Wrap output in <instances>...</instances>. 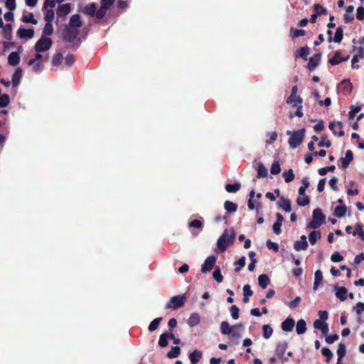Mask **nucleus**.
I'll list each match as a JSON object with an SVG mask.
<instances>
[{"instance_id": "nucleus-61", "label": "nucleus", "mask_w": 364, "mask_h": 364, "mask_svg": "<svg viewBox=\"0 0 364 364\" xmlns=\"http://www.w3.org/2000/svg\"><path fill=\"white\" fill-rule=\"evenodd\" d=\"M63 57L61 53L55 54L52 60V63L53 65H59L63 61Z\"/></svg>"}, {"instance_id": "nucleus-10", "label": "nucleus", "mask_w": 364, "mask_h": 364, "mask_svg": "<svg viewBox=\"0 0 364 364\" xmlns=\"http://www.w3.org/2000/svg\"><path fill=\"white\" fill-rule=\"evenodd\" d=\"M72 9V4H64L62 5H60L56 11V14L58 17H65L67 16Z\"/></svg>"}, {"instance_id": "nucleus-2", "label": "nucleus", "mask_w": 364, "mask_h": 364, "mask_svg": "<svg viewBox=\"0 0 364 364\" xmlns=\"http://www.w3.org/2000/svg\"><path fill=\"white\" fill-rule=\"evenodd\" d=\"M287 134L289 135V145L291 149H296L303 141L304 137V129H299L294 132L287 131Z\"/></svg>"}, {"instance_id": "nucleus-40", "label": "nucleus", "mask_w": 364, "mask_h": 364, "mask_svg": "<svg viewBox=\"0 0 364 364\" xmlns=\"http://www.w3.org/2000/svg\"><path fill=\"white\" fill-rule=\"evenodd\" d=\"M22 21L24 23H31L33 24H37L38 21L34 18L33 13H28L22 16Z\"/></svg>"}, {"instance_id": "nucleus-26", "label": "nucleus", "mask_w": 364, "mask_h": 364, "mask_svg": "<svg viewBox=\"0 0 364 364\" xmlns=\"http://www.w3.org/2000/svg\"><path fill=\"white\" fill-rule=\"evenodd\" d=\"M48 59H49V57L48 55L43 56L42 54H41V53H37L36 54L34 58L29 60V61L28 62V64L29 65H31L34 64L36 61L41 62L43 63V62H47L48 60Z\"/></svg>"}, {"instance_id": "nucleus-47", "label": "nucleus", "mask_w": 364, "mask_h": 364, "mask_svg": "<svg viewBox=\"0 0 364 364\" xmlns=\"http://www.w3.org/2000/svg\"><path fill=\"white\" fill-rule=\"evenodd\" d=\"M283 177L286 183H289L294 178V173L292 169H289L283 173Z\"/></svg>"}, {"instance_id": "nucleus-1", "label": "nucleus", "mask_w": 364, "mask_h": 364, "mask_svg": "<svg viewBox=\"0 0 364 364\" xmlns=\"http://www.w3.org/2000/svg\"><path fill=\"white\" fill-rule=\"evenodd\" d=\"M235 232L232 230H225L223 235L218 240V247L224 252L233 242Z\"/></svg>"}, {"instance_id": "nucleus-20", "label": "nucleus", "mask_w": 364, "mask_h": 364, "mask_svg": "<svg viewBox=\"0 0 364 364\" xmlns=\"http://www.w3.org/2000/svg\"><path fill=\"white\" fill-rule=\"evenodd\" d=\"M353 86L348 80H343L338 85V89L344 94L350 93L352 90Z\"/></svg>"}, {"instance_id": "nucleus-36", "label": "nucleus", "mask_w": 364, "mask_h": 364, "mask_svg": "<svg viewBox=\"0 0 364 364\" xmlns=\"http://www.w3.org/2000/svg\"><path fill=\"white\" fill-rule=\"evenodd\" d=\"M347 58H343L341 55V53L338 52H336L334 55V56L329 60V63L332 65H336L339 64L340 63L346 60Z\"/></svg>"}, {"instance_id": "nucleus-37", "label": "nucleus", "mask_w": 364, "mask_h": 364, "mask_svg": "<svg viewBox=\"0 0 364 364\" xmlns=\"http://www.w3.org/2000/svg\"><path fill=\"white\" fill-rule=\"evenodd\" d=\"M262 331H263V337L265 339H269L273 333V329L269 324L263 325Z\"/></svg>"}, {"instance_id": "nucleus-11", "label": "nucleus", "mask_w": 364, "mask_h": 364, "mask_svg": "<svg viewBox=\"0 0 364 364\" xmlns=\"http://www.w3.org/2000/svg\"><path fill=\"white\" fill-rule=\"evenodd\" d=\"M308 242L306 235H301V240H297L294 244V248L296 251L306 250L308 247Z\"/></svg>"}, {"instance_id": "nucleus-17", "label": "nucleus", "mask_w": 364, "mask_h": 364, "mask_svg": "<svg viewBox=\"0 0 364 364\" xmlns=\"http://www.w3.org/2000/svg\"><path fill=\"white\" fill-rule=\"evenodd\" d=\"M278 205L280 208L287 213H289L291 210V202L289 199L284 197H281L278 200Z\"/></svg>"}, {"instance_id": "nucleus-56", "label": "nucleus", "mask_w": 364, "mask_h": 364, "mask_svg": "<svg viewBox=\"0 0 364 364\" xmlns=\"http://www.w3.org/2000/svg\"><path fill=\"white\" fill-rule=\"evenodd\" d=\"M353 235H358L363 240H364V231L360 225H356L355 230L353 232Z\"/></svg>"}, {"instance_id": "nucleus-57", "label": "nucleus", "mask_w": 364, "mask_h": 364, "mask_svg": "<svg viewBox=\"0 0 364 364\" xmlns=\"http://www.w3.org/2000/svg\"><path fill=\"white\" fill-rule=\"evenodd\" d=\"M270 171L272 174L276 175L280 173L281 168L278 161H274L272 164Z\"/></svg>"}, {"instance_id": "nucleus-24", "label": "nucleus", "mask_w": 364, "mask_h": 364, "mask_svg": "<svg viewBox=\"0 0 364 364\" xmlns=\"http://www.w3.org/2000/svg\"><path fill=\"white\" fill-rule=\"evenodd\" d=\"M323 280V274L321 270H316L314 274V282L313 289L316 291Z\"/></svg>"}, {"instance_id": "nucleus-33", "label": "nucleus", "mask_w": 364, "mask_h": 364, "mask_svg": "<svg viewBox=\"0 0 364 364\" xmlns=\"http://www.w3.org/2000/svg\"><path fill=\"white\" fill-rule=\"evenodd\" d=\"M259 285L262 288L265 289L269 284V279L267 274H260L258 277Z\"/></svg>"}, {"instance_id": "nucleus-64", "label": "nucleus", "mask_w": 364, "mask_h": 364, "mask_svg": "<svg viewBox=\"0 0 364 364\" xmlns=\"http://www.w3.org/2000/svg\"><path fill=\"white\" fill-rule=\"evenodd\" d=\"M331 259L333 262H339L343 259V257L338 252H334L331 255Z\"/></svg>"}, {"instance_id": "nucleus-46", "label": "nucleus", "mask_w": 364, "mask_h": 364, "mask_svg": "<svg viewBox=\"0 0 364 364\" xmlns=\"http://www.w3.org/2000/svg\"><path fill=\"white\" fill-rule=\"evenodd\" d=\"M343 28L339 26L336 28V33H335V35H334V38H333V41L335 43H341L342 39H343Z\"/></svg>"}, {"instance_id": "nucleus-42", "label": "nucleus", "mask_w": 364, "mask_h": 364, "mask_svg": "<svg viewBox=\"0 0 364 364\" xmlns=\"http://www.w3.org/2000/svg\"><path fill=\"white\" fill-rule=\"evenodd\" d=\"M181 352V348L178 346L172 347L171 349L168 352L167 357L168 358H177Z\"/></svg>"}, {"instance_id": "nucleus-23", "label": "nucleus", "mask_w": 364, "mask_h": 364, "mask_svg": "<svg viewBox=\"0 0 364 364\" xmlns=\"http://www.w3.org/2000/svg\"><path fill=\"white\" fill-rule=\"evenodd\" d=\"M22 77V69L20 68H18L12 76V85L13 87H16L21 82Z\"/></svg>"}, {"instance_id": "nucleus-16", "label": "nucleus", "mask_w": 364, "mask_h": 364, "mask_svg": "<svg viewBox=\"0 0 364 364\" xmlns=\"http://www.w3.org/2000/svg\"><path fill=\"white\" fill-rule=\"evenodd\" d=\"M168 338H174L173 333L169 332L162 333L159 337V345L162 348L167 346Z\"/></svg>"}, {"instance_id": "nucleus-6", "label": "nucleus", "mask_w": 364, "mask_h": 364, "mask_svg": "<svg viewBox=\"0 0 364 364\" xmlns=\"http://www.w3.org/2000/svg\"><path fill=\"white\" fill-rule=\"evenodd\" d=\"M78 35H79L78 29L71 27L68 25H67L64 28V29L62 32V36H63V39L68 42L74 41Z\"/></svg>"}, {"instance_id": "nucleus-4", "label": "nucleus", "mask_w": 364, "mask_h": 364, "mask_svg": "<svg viewBox=\"0 0 364 364\" xmlns=\"http://www.w3.org/2000/svg\"><path fill=\"white\" fill-rule=\"evenodd\" d=\"M187 299L186 294L177 295L171 298L170 301L166 304V309H178L182 307Z\"/></svg>"}, {"instance_id": "nucleus-5", "label": "nucleus", "mask_w": 364, "mask_h": 364, "mask_svg": "<svg viewBox=\"0 0 364 364\" xmlns=\"http://www.w3.org/2000/svg\"><path fill=\"white\" fill-rule=\"evenodd\" d=\"M53 41L50 38L41 36L35 45V50L37 53L48 51L52 46Z\"/></svg>"}, {"instance_id": "nucleus-15", "label": "nucleus", "mask_w": 364, "mask_h": 364, "mask_svg": "<svg viewBox=\"0 0 364 364\" xmlns=\"http://www.w3.org/2000/svg\"><path fill=\"white\" fill-rule=\"evenodd\" d=\"M353 159V154L350 150H348L346 152L345 157L341 159V166L343 169H346L348 167L350 163Z\"/></svg>"}, {"instance_id": "nucleus-22", "label": "nucleus", "mask_w": 364, "mask_h": 364, "mask_svg": "<svg viewBox=\"0 0 364 364\" xmlns=\"http://www.w3.org/2000/svg\"><path fill=\"white\" fill-rule=\"evenodd\" d=\"M68 26L75 28L77 29L80 28L82 26L80 16L79 14L73 15L70 18Z\"/></svg>"}, {"instance_id": "nucleus-9", "label": "nucleus", "mask_w": 364, "mask_h": 364, "mask_svg": "<svg viewBox=\"0 0 364 364\" xmlns=\"http://www.w3.org/2000/svg\"><path fill=\"white\" fill-rule=\"evenodd\" d=\"M17 36L20 38L31 39L34 36V30L33 28H19L17 31Z\"/></svg>"}, {"instance_id": "nucleus-19", "label": "nucleus", "mask_w": 364, "mask_h": 364, "mask_svg": "<svg viewBox=\"0 0 364 364\" xmlns=\"http://www.w3.org/2000/svg\"><path fill=\"white\" fill-rule=\"evenodd\" d=\"M200 316L198 313H192L187 320V323L191 327L196 326L200 323Z\"/></svg>"}, {"instance_id": "nucleus-44", "label": "nucleus", "mask_w": 364, "mask_h": 364, "mask_svg": "<svg viewBox=\"0 0 364 364\" xmlns=\"http://www.w3.org/2000/svg\"><path fill=\"white\" fill-rule=\"evenodd\" d=\"M162 320L161 317L156 318L154 319L149 324L148 329L150 332H152L156 330Z\"/></svg>"}, {"instance_id": "nucleus-45", "label": "nucleus", "mask_w": 364, "mask_h": 364, "mask_svg": "<svg viewBox=\"0 0 364 364\" xmlns=\"http://www.w3.org/2000/svg\"><path fill=\"white\" fill-rule=\"evenodd\" d=\"M53 33V27L51 23V22H47L44 26V28L43 30V35L42 36H50Z\"/></svg>"}, {"instance_id": "nucleus-25", "label": "nucleus", "mask_w": 364, "mask_h": 364, "mask_svg": "<svg viewBox=\"0 0 364 364\" xmlns=\"http://www.w3.org/2000/svg\"><path fill=\"white\" fill-rule=\"evenodd\" d=\"M8 62L11 65H17L20 62V56L17 52H12L8 56Z\"/></svg>"}, {"instance_id": "nucleus-54", "label": "nucleus", "mask_w": 364, "mask_h": 364, "mask_svg": "<svg viewBox=\"0 0 364 364\" xmlns=\"http://www.w3.org/2000/svg\"><path fill=\"white\" fill-rule=\"evenodd\" d=\"M10 102L9 96L7 94H4L0 96V107H5Z\"/></svg>"}, {"instance_id": "nucleus-12", "label": "nucleus", "mask_w": 364, "mask_h": 364, "mask_svg": "<svg viewBox=\"0 0 364 364\" xmlns=\"http://www.w3.org/2000/svg\"><path fill=\"white\" fill-rule=\"evenodd\" d=\"M314 327L316 329L321 330L322 334L326 336L328 333V325L327 323L323 322V321L320 319H316L314 322Z\"/></svg>"}, {"instance_id": "nucleus-58", "label": "nucleus", "mask_w": 364, "mask_h": 364, "mask_svg": "<svg viewBox=\"0 0 364 364\" xmlns=\"http://www.w3.org/2000/svg\"><path fill=\"white\" fill-rule=\"evenodd\" d=\"M46 13L45 14V20L47 21V22H51L53 18H54V16H55V13H54V11L53 10V9H46Z\"/></svg>"}, {"instance_id": "nucleus-51", "label": "nucleus", "mask_w": 364, "mask_h": 364, "mask_svg": "<svg viewBox=\"0 0 364 364\" xmlns=\"http://www.w3.org/2000/svg\"><path fill=\"white\" fill-rule=\"evenodd\" d=\"M301 299L300 296H296L293 301L287 303L286 304L291 309H294L297 308L301 303Z\"/></svg>"}, {"instance_id": "nucleus-38", "label": "nucleus", "mask_w": 364, "mask_h": 364, "mask_svg": "<svg viewBox=\"0 0 364 364\" xmlns=\"http://www.w3.org/2000/svg\"><path fill=\"white\" fill-rule=\"evenodd\" d=\"M241 187V184L238 182H236L233 184H227L225 186V190L229 193H236L240 190Z\"/></svg>"}, {"instance_id": "nucleus-30", "label": "nucleus", "mask_w": 364, "mask_h": 364, "mask_svg": "<svg viewBox=\"0 0 364 364\" xmlns=\"http://www.w3.org/2000/svg\"><path fill=\"white\" fill-rule=\"evenodd\" d=\"M225 210L230 213H234L237 209V205L233 202L226 200L224 203Z\"/></svg>"}, {"instance_id": "nucleus-31", "label": "nucleus", "mask_w": 364, "mask_h": 364, "mask_svg": "<svg viewBox=\"0 0 364 364\" xmlns=\"http://www.w3.org/2000/svg\"><path fill=\"white\" fill-rule=\"evenodd\" d=\"M233 326H230L228 322L223 321L220 324V331L223 335H230Z\"/></svg>"}, {"instance_id": "nucleus-53", "label": "nucleus", "mask_w": 364, "mask_h": 364, "mask_svg": "<svg viewBox=\"0 0 364 364\" xmlns=\"http://www.w3.org/2000/svg\"><path fill=\"white\" fill-rule=\"evenodd\" d=\"M301 182L303 183V186H301L299 188V195H304L306 188L309 186V182L307 178H302Z\"/></svg>"}, {"instance_id": "nucleus-39", "label": "nucleus", "mask_w": 364, "mask_h": 364, "mask_svg": "<svg viewBox=\"0 0 364 364\" xmlns=\"http://www.w3.org/2000/svg\"><path fill=\"white\" fill-rule=\"evenodd\" d=\"M346 213V205H338L334 210V215L337 218H341L345 215Z\"/></svg>"}, {"instance_id": "nucleus-29", "label": "nucleus", "mask_w": 364, "mask_h": 364, "mask_svg": "<svg viewBox=\"0 0 364 364\" xmlns=\"http://www.w3.org/2000/svg\"><path fill=\"white\" fill-rule=\"evenodd\" d=\"M202 358V353L200 350H195L189 355L191 364H196Z\"/></svg>"}, {"instance_id": "nucleus-41", "label": "nucleus", "mask_w": 364, "mask_h": 364, "mask_svg": "<svg viewBox=\"0 0 364 364\" xmlns=\"http://www.w3.org/2000/svg\"><path fill=\"white\" fill-rule=\"evenodd\" d=\"M296 101H297V103L293 104V106L296 107L297 108L294 115L296 117H301L303 116L302 106H301L302 99L297 98Z\"/></svg>"}, {"instance_id": "nucleus-28", "label": "nucleus", "mask_w": 364, "mask_h": 364, "mask_svg": "<svg viewBox=\"0 0 364 364\" xmlns=\"http://www.w3.org/2000/svg\"><path fill=\"white\" fill-rule=\"evenodd\" d=\"M296 331L299 335L304 334L306 331V323L304 319H300L297 321L296 326Z\"/></svg>"}, {"instance_id": "nucleus-55", "label": "nucleus", "mask_w": 364, "mask_h": 364, "mask_svg": "<svg viewBox=\"0 0 364 364\" xmlns=\"http://www.w3.org/2000/svg\"><path fill=\"white\" fill-rule=\"evenodd\" d=\"M335 169H336L335 166H326V167L319 168L318 172L319 175L324 176L328 171L333 172L335 171Z\"/></svg>"}, {"instance_id": "nucleus-8", "label": "nucleus", "mask_w": 364, "mask_h": 364, "mask_svg": "<svg viewBox=\"0 0 364 364\" xmlns=\"http://www.w3.org/2000/svg\"><path fill=\"white\" fill-rule=\"evenodd\" d=\"M329 129L335 135L342 136L344 135L341 122H332L328 125Z\"/></svg>"}, {"instance_id": "nucleus-3", "label": "nucleus", "mask_w": 364, "mask_h": 364, "mask_svg": "<svg viewBox=\"0 0 364 364\" xmlns=\"http://www.w3.org/2000/svg\"><path fill=\"white\" fill-rule=\"evenodd\" d=\"M326 217L320 208H316L313 211L312 220L309 223L308 227L312 229L319 228L325 222Z\"/></svg>"}, {"instance_id": "nucleus-35", "label": "nucleus", "mask_w": 364, "mask_h": 364, "mask_svg": "<svg viewBox=\"0 0 364 364\" xmlns=\"http://www.w3.org/2000/svg\"><path fill=\"white\" fill-rule=\"evenodd\" d=\"M257 172V178H264L267 176V169L262 163L258 164Z\"/></svg>"}, {"instance_id": "nucleus-43", "label": "nucleus", "mask_w": 364, "mask_h": 364, "mask_svg": "<svg viewBox=\"0 0 364 364\" xmlns=\"http://www.w3.org/2000/svg\"><path fill=\"white\" fill-rule=\"evenodd\" d=\"M309 202V198L306 193H304V195H299L296 200V203L299 206H305L308 205Z\"/></svg>"}, {"instance_id": "nucleus-48", "label": "nucleus", "mask_w": 364, "mask_h": 364, "mask_svg": "<svg viewBox=\"0 0 364 364\" xmlns=\"http://www.w3.org/2000/svg\"><path fill=\"white\" fill-rule=\"evenodd\" d=\"M309 54V48L308 47H302L299 50H297L296 57L306 59Z\"/></svg>"}, {"instance_id": "nucleus-21", "label": "nucleus", "mask_w": 364, "mask_h": 364, "mask_svg": "<svg viewBox=\"0 0 364 364\" xmlns=\"http://www.w3.org/2000/svg\"><path fill=\"white\" fill-rule=\"evenodd\" d=\"M335 294L337 298H338L341 301H344L347 298L348 291L345 287H340L336 286L334 287Z\"/></svg>"}, {"instance_id": "nucleus-7", "label": "nucleus", "mask_w": 364, "mask_h": 364, "mask_svg": "<svg viewBox=\"0 0 364 364\" xmlns=\"http://www.w3.org/2000/svg\"><path fill=\"white\" fill-rule=\"evenodd\" d=\"M216 262L215 256L210 255L208 257L201 266V272L205 273L210 272L214 267Z\"/></svg>"}, {"instance_id": "nucleus-18", "label": "nucleus", "mask_w": 364, "mask_h": 364, "mask_svg": "<svg viewBox=\"0 0 364 364\" xmlns=\"http://www.w3.org/2000/svg\"><path fill=\"white\" fill-rule=\"evenodd\" d=\"M295 326L294 320L292 318H287L282 323V329L286 332H290Z\"/></svg>"}, {"instance_id": "nucleus-49", "label": "nucleus", "mask_w": 364, "mask_h": 364, "mask_svg": "<svg viewBox=\"0 0 364 364\" xmlns=\"http://www.w3.org/2000/svg\"><path fill=\"white\" fill-rule=\"evenodd\" d=\"M108 9V7L101 5L100 8L98 10H96L95 15L97 18L101 19L105 16Z\"/></svg>"}, {"instance_id": "nucleus-60", "label": "nucleus", "mask_w": 364, "mask_h": 364, "mask_svg": "<svg viewBox=\"0 0 364 364\" xmlns=\"http://www.w3.org/2000/svg\"><path fill=\"white\" fill-rule=\"evenodd\" d=\"M314 8V11H316V13H317V14H318V15H321V14L326 15V14H327V9L323 8L319 4H315Z\"/></svg>"}, {"instance_id": "nucleus-50", "label": "nucleus", "mask_w": 364, "mask_h": 364, "mask_svg": "<svg viewBox=\"0 0 364 364\" xmlns=\"http://www.w3.org/2000/svg\"><path fill=\"white\" fill-rule=\"evenodd\" d=\"M245 264H246V258H245V257L242 256L238 259V261H237L234 263L235 265H238V267H237L235 269V271L236 272H239L240 271V269L245 265Z\"/></svg>"}, {"instance_id": "nucleus-59", "label": "nucleus", "mask_w": 364, "mask_h": 364, "mask_svg": "<svg viewBox=\"0 0 364 364\" xmlns=\"http://www.w3.org/2000/svg\"><path fill=\"white\" fill-rule=\"evenodd\" d=\"M230 314H231V316L232 317L233 319L236 320L239 318V308L235 306V305H232L230 308Z\"/></svg>"}, {"instance_id": "nucleus-62", "label": "nucleus", "mask_w": 364, "mask_h": 364, "mask_svg": "<svg viewBox=\"0 0 364 364\" xmlns=\"http://www.w3.org/2000/svg\"><path fill=\"white\" fill-rule=\"evenodd\" d=\"M267 247L269 250H272L275 252L279 251V245L274 242L271 241L270 240L267 241Z\"/></svg>"}, {"instance_id": "nucleus-14", "label": "nucleus", "mask_w": 364, "mask_h": 364, "mask_svg": "<svg viewBox=\"0 0 364 364\" xmlns=\"http://www.w3.org/2000/svg\"><path fill=\"white\" fill-rule=\"evenodd\" d=\"M321 54H316L311 57L308 63V69L310 71L314 70L320 63Z\"/></svg>"}, {"instance_id": "nucleus-52", "label": "nucleus", "mask_w": 364, "mask_h": 364, "mask_svg": "<svg viewBox=\"0 0 364 364\" xmlns=\"http://www.w3.org/2000/svg\"><path fill=\"white\" fill-rule=\"evenodd\" d=\"M213 278L219 283L222 282L223 280V277L221 274L220 269L219 267H215L213 273Z\"/></svg>"}, {"instance_id": "nucleus-13", "label": "nucleus", "mask_w": 364, "mask_h": 364, "mask_svg": "<svg viewBox=\"0 0 364 364\" xmlns=\"http://www.w3.org/2000/svg\"><path fill=\"white\" fill-rule=\"evenodd\" d=\"M277 221L274 223L272 229L276 235H279L282 232L281 227L283 222V216L280 213L276 214Z\"/></svg>"}, {"instance_id": "nucleus-27", "label": "nucleus", "mask_w": 364, "mask_h": 364, "mask_svg": "<svg viewBox=\"0 0 364 364\" xmlns=\"http://www.w3.org/2000/svg\"><path fill=\"white\" fill-rule=\"evenodd\" d=\"M96 10H97V5H96V4L91 3V4H89L86 5L83 8L82 12L86 14H87V15L93 16L95 14Z\"/></svg>"}, {"instance_id": "nucleus-63", "label": "nucleus", "mask_w": 364, "mask_h": 364, "mask_svg": "<svg viewBox=\"0 0 364 364\" xmlns=\"http://www.w3.org/2000/svg\"><path fill=\"white\" fill-rule=\"evenodd\" d=\"M346 354V346L343 343H340L338 345V349H337V355L338 358H343V356Z\"/></svg>"}, {"instance_id": "nucleus-32", "label": "nucleus", "mask_w": 364, "mask_h": 364, "mask_svg": "<svg viewBox=\"0 0 364 364\" xmlns=\"http://www.w3.org/2000/svg\"><path fill=\"white\" fill-rule=\"evenodd\" d=\"M321 238V232L318 230H313L309 235V240L311 245H315Z\"/></svg>"}, {"instance_id": "nucleus-34", "label": "nucleus", "mask_w": 364, "mask_h": 364, "mask_svg": "<svg viewBox=\"0 0 364 364\" xmlns=\"http://www.w3.org/2000/svg\"><path fill=\"white\" fill-rule=\"evenodd\" d=\"M288 344L286 341H283L281 343H279L277 348H276V353L279 356L282 357L284 353H285L287 348Z\"/></svg>"}]
</instances>
